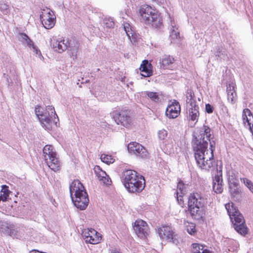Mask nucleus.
I'll return each instance as SVG.
<instances>
[{
    "label": "nucleus",
    "mask_w": 253,
    "mask_h": 253,
    "mask_svg": "<svg viewBox=\"0 0 253 253\" xmlns=\"http://www.w3.org/2000/svg\"><path fill=\"white\" fill-rule=\"evenodd\" d=\"M199 109L198 105L190 108L189 117L191 121L197 122L199 117Z\"/></svg>",
    "instance_id": "obj_30"
},
{
    "label": "nucleus",
    "mask_w": 253,
    "mask_h": 253,
    "mask_svg": "<svg viewBox=\"0 0 253 253\" xmlns=\"http://www.w3.org/2000/svg\"><path fill=\"white\" fill-rule=\"evenodd\" d=\"M225 206L235 230L242 235H246L248 233V228L243 215L240 213L233 203L227 204Z\"/></svg>",
    "instance_id": "obj_4"
},
{
    "label": "nucleus",
    "mask_w": 253,
    "mask_h": 253,
    "mask_svg": "<svg viewBox=\"0 0 253 253\" xmlns=\"http://www.w3.org/2000/svg\"><path fill=\"white\" fill-rule=\"evenodd\" d=\"M90 229H84L82 233V236L85 240H88L89 238Z\"/></svg>",
    "instance_id": "obj_46"
},
{
    "label": "nucleus",
    "mask_w": 253,
    "mask_h": 253,
    "mask_svg": "<svg viewBox=\"0 0 253 253\" xmlns=\"http://www.w3.org/2000/svg\"><path fill=\"white\" fill-rule=\"evenodd\" d=\"M100 158L103 162L107 164H110L113 163L114 162V160L110 155L102 154Z\"/></svg>",
    "instance_id": "obj_37"
},
{
    "label": "nucleus",
    "mask_w": 253,
    "mask_h": 253,
    "mask_svg": "<svg viewBox=\"0 0 253 253\" xmlns=\"http://www.w3.org/2000/svg\"><path fill=\"white\" fill-rule=\"evenodd\" d=\"M103 24L107 28H113L114 22L111 18H105L103 21Z\"/></svg>",
    "instance_id": "obj_39"
},
{
    "label": "nucleus",
    "mask_w": 253,
    "mask_h": 253,
    "mask_svg": "<svg viewBox=\"0 0 253 253\" xmlns=\"http://www.w3.org/2000/svg\"><path fill=\"white\" fill-rule=\"evenodd\" d=\"M158 135L159 138L160 140H163V143H165V140L168 135L167 131L164 129L160 130L158 131Z\"/></svg>",
    "instance_id": "obj_40"
},
{
    "label": "nucleus",
    "mask_w": 253,
    "mask_h": 253,
    "mask_svg": "<svg viewBox=\"0 0 253 253\" xmlns=\"http://www.w3.org/2000/svg\"><path fill=\"white\" fill-rule=\"evenodd\" d=\"M51 118L50 113L47 112L46 110H43V113L40 117V122L45 129L50 130L51 128Z\"/></svg>",
    "instance_id": "obj_18"
},
{
    "label": "nucleus",
    "mask_w": 253,
    "mask_h": 253,
    "mask_svg": "<svg viewBox=\"0 0 253 253\" xmlns=\"http://www.w3.org/2000/svg\"><path fill=\"white\" fill-rule=\"evenodd\" d=\"M228 182L229 186H238L239 180L237 176L233 171L228 172Z\"/></svg>",
    "instance_id": "obj_28"
},
{
    "label": "nucleus",
    "mask_w": 253,
    "mask_h": 253,
    "mask_svg": "<svg viewBox=\"0 0 253 253\" xmlns=\"http://www.w3.org/2000/svg\"><path fill=\"white\" fill-rule=\"evenodd\" d=\"M139 13L141 18L148 24H151L156 28L161 26L162 20L156 9L147 4H144L141 6Z\"/></svg>",
    "instance_id": "obj_5"
},
{
    "label": "nucleus",
    "mask_w": 253,
    "mask_h": 253,
    "mask_svg": "<svg viewBox=\"0 0 253 253\" xmlns=\"http://www.w3.org/2000/svg\"><path fill=\"white\" fill-rule=\"evenodd\" d=\"M133 229L138 237L141 239L146 237L150 233L147 223L141 219L135 221Z\"/></svg>",
    "instance_id": "obj_9"
},
{
    "label": "nucleus",
    "mask_w": 253,
    "mask_h": 253,
    "mask_svg": "<svg viewBox=\"0 0 253 253\" xmlns=\"http://www.w3.org/2000/svg\"><path fill=\"white\" fill-rule=\"evenodd\" d=\"M229 192L235 201H239L241 200V193L238 186H229Z\"/></svg>",
    "instance_id": "obj_27"
},
{
    "label": "nucleus",
    "mask_w": 253,
    "mask_h": 253,
    "mask_svg": "<svg viewBox=\"0 0 253 253\" xmlns=\"http://www.w3.org/2000/svg\"><path fill=\"white\" fill-rule=\"evenodd\" d=\"M194 96V93L191 89H188L187 90L186 94V99H188V98H193Z\"/></svg>",
    "instance_id": "obj_48"
},
{
    "label": "nucleus",
    "mask_w": 253,
    "mask_h": 253,
    "mask_svg": "<svg viewBox=\"0 0 253 253\" xmlns=\"http://www.w3.org/2000/svg\"><path fill=\"white\" fill-rule=\"evenodd\" d=\"M89 236L88 240H86V243L91 244H96L99 243L101 240L100 234L94 229L90 228Z\"/></svg>",
    "instance_id": "obj_25"
},
{
    "label": "nucleus",
    "mask_w": 253,
    "mask_h": 253,
    "mask_svg": "<svg viewBox=\"0 0 253 253\" xmlns=\"http://www.w3.org/2000/svg\"><path fill=\"white\" fill-rule=\"evenodd\" d=\"M41 19L42 25L46 29H51L55 24V18L51 17V13L49 12L45 15H41Z\"/></svg>",
    "instance_id": "obj_17"
},
{
    "label": "nucleus",
    "mask_w": 253,
    "mask_h": 253,
    "mask_svg": "<svg viewBox=\"0 0 253 253\" xmlns=\"http://www.w3.org/2000/svg\"><path fill=\"white\" fill-rule=\"evenodd\" d=\"M227 94L228 100L231 103H234L235 102L236 93L234 90L233 86L229 85L228 86H227Z\"/></svg>",
    "instance_id": "obj_29"
},
{
    "label": "nucleus",
    "mask_w": 253,
    "mask_h": 253,
    "mask_svg": "<svg viewBox=\"0 0 253 253\" xmlns=\"http://www.w3.org/2000/svg\"><path fill=\"white\" fill-rule=\"evenodd\" d=\"M46 110H47V112H50L51 114V117L53 116L54 118H55V117H57V120L58 121H59V119L58 118V116L55 111L54 108L52 105H48L46 106Z\"/></svg>",
    "instance_id": "obj_43"
},
{
    "label": "nucleus",
    "mask_w": 253,
    "mask_h": 253,
    "mask_svg": "<svg viewBox=\"0 0 253 253\" xmlns=\"http://www.w3.org/2000/svg\"><path fill=\"white\" fill-rule=\"evenodd\" d=\"M124 26V30L128 37V38L130 40L131 37L133 36V32L131 30V28L128 23H125L123 25Z\"/></svg>",
    "instance_id": "obj_35"
},
{
    "label": "nucleus",
    "mask_w": 253,
    "mask_h": 253,
    "mask_svg": "<svg viewBox=\"0 0 253 253\" xmlns=\"http://www.w3.org/2000/svg\"><path fill=\"white\" fill-rule=\"evenodd\" d=\"M66 45L70 56L73 59H76L80 46L79 42L74 38L67 39Z\"/></svg>",
    "instance_id": "obj_12"
},
{
    "label": "nucleus",
    "mask_w": 253,
    "mask_h": 253,
    "mask_svg": "<svg viewBox=\"0 0 253 253\" xmlns=\"http://www.w3.org/2000/svg\"><path fill=\"white\" fill-rule=\"evenodd\" d=\"M201 251H200V253H212L208 249L207 247L206 246H203L201 248Z\"/></svg>",
    "instance_id": "obj_50"
},
{
    "label": "nucleus",
    "mask_w": 253,
    "mask_h": 253,
    "mask_svg": "<svg viewBox=\"0 0 253 253\" xmlns=\"http://www.w3.org/2000/svg\"><path fill=\"white\" fill-rule=\"evenodd\" d=\"M215 56L217 57V58H219L220 59H224L226 56L224 49L221 47L218 46Z\"/></svg>",
    "instance_id": "obj_36"
},
{
    "label": "nucleus",
    "mask_w": 253,
    "mask_h": 253,
    "mask_svg": "<svg viewBox=\"0 0 253 253\" xmlns=\"http://www.w3.org/2000/svg\"><path fill=\"white\" fill-rule=\"evenodd\" d=\"M243 122L245 126L247 123L251 131L253 134V117L251 111L247 108L244 109L242 115Z\"/></svg>",
    "instance_id": "obj_16"
},
{
    "label": "nucleus",
    "mask_w": 253,
    "mask_h": 253,
    "mask_svg": "<svg viewBox=\"0 0 253 253\" xmlns=\"http://www.w3.org/2000/svg\"><path fill=\"white\" fill-rule=\"evenodd\" d=\"M203 245L198 243H193L191 245V253H200L201 248Z\"/></svg>",
    "instance_id": "obj_38"
},
{
    "label": "nucleus",
    "mask_w": 253,
    "mask_h": 253,
    "mask_svg": "<svg viewBox=\"0 0 253 253\" xmlns=\"http://www.w3.org/2000/svg\"><path fill=\"white\" fill-rule=\"evenodd\" d=\"M222 175H215L213 178L212 188L216 193H221L223 191Z\"/></svg>",
    "instance_id": "obj_21"
},
{
    "label": "nucleus",
    "mask_w": 253,
    "mask_h": 253,
    "mask_svg": "<svg viewBox=\"0 0 253 253\" xmlns=\"http://www.w3.org/2000/svg\"><path fill=\"white\" fill-rule=\"evenodd\" d=\"M5 233L8 235L15 238H19L20 235L18 233V230L13 225H9L8 227H6L5 229Z\"/></svg>",
    "instance_id": "obj_31"
},
{
    "label": "nucleus",
    "mask_w": 253,
    "mask_h": 253,
    "mask_svg": "<svg viewBox=\"0 0 253 253\" xmlns=\"http://www.w3.org/2000/svg\"><path fill=\"white\" fill-rule=\"evenodd\" d=\"M127 149L130 153L134 154L141 158L145 159L148 158V152L147 150L138 143L133 142L129 143Z\"/></svg>",
    "instance_id": "obj_8"
},
{
    "label": "nucleus",
    "mask_w": 253,
    "mask_h": 253,
    "mask_svg": "<svg viewBox=\"0 0 253 253\" xmlns=\"http://www.w3.org/2000/svg\"><path fill=\"white\" fill-rule=\"evenodd\" d=\"M127 109H116L112 112L113 118L117 125L126 127H129L132 124V120Z\"/></svg>",
    "instance_id": "obj_6"
},
{
    "label": "nucleus",
    "mask_w": 253,
    "mask_h": 253,
    "mask_svg": "<svg viewBox=\"0 0 253 253\" xmlns=\"http://www.w3.org/2000/svg\"><path fill=\"white\" fill-rule=\"evenodd\" d=\"M9 6L5 3L3 1H0V10L4 14H7L8 12Z\"/></svg>",
    "instance_id": "obj_45"
},
{
    "label": "nucleus",
    "mask_w": 253,
    "mask_h": 253,
    "mask_svg": "<svg viewBox=\"0 0 253 253\" xmlns=\"http://www.w3.org/2000/svg\"><path fill=\"white\" fill-rule=\"evenodd\" d=\"M151 64L148 60H144L141 64L139 70L142 72L141 76L144 77H149L153 75V72L151 69Z\"/></svg>",
    "instance_id": "obj_20"
},
{
    "label": "nucleus",
    "mask_w": 253,
    "mask_h": 253,
    "mask_svg": "<svg viewBox=\"0 0 253 253\" xmlns=\"http://www.w3.org/2000/svg\"><path fill=\"white\" fill-rule=\"evenodd\" d=\"M43 109L39 105H37L35 108V113L36 115L38 118L39 121L40 120V117L43 113Z\"/></svg>",
    "instance_id": "obj_44"
},
{
    "label": "nucleus",
    "mask_w": 253,
    "mask_h": 253,
    "mask_svg": "<svg viewBox=\"0 0 253 253\" xmlns=\"http://www.w3.org/2000/svg\"><path fill=\"white\" fill-rule=\"evenodd\" d=\"M147 95L151 100L155 102L161 101V97L159 93L156 92L148 91L146 93Z\"/></svg>",
    "instance_id": "obj_33"
},
{
    "label": "nucleus",
    "mask_w": 253,
    "mask_h": 253,
    "mask_svg": "<svg viewBox=\"0 0 253 253\" xmlns=\"http://www.w3.org/2000/svg\"><path fill=\"white\" fill-rule=\"evenodd\" d=\"M19 39L23 44H27L29 47H32L36 52V53H38V49L27 35L23 33H20Z\"/></svg>",
    "instance_id": "obj_24"
},
{
    "label": "nucleus",
    "mask_w": 253,
    "mask_h": 253,
    "mask_svg": "<svg viewBox=\"0 0 253 253\" xmlns=\"http://www.w3.org/2000/svg\"><path fill=\"white\" fill-rule=\"evenodd\" d=\"M54 123H55V124H57V122H56L55 121H54Z\"/></svg>",
    "instance_id": "obj_54"
},
{
    "label": "nucleus",
    "mask_w": 253,
    "mask_h": 253,
    "mask_svg": "<svg viewBox=\"0 0 253 253\" xmlns=\"http://www.w3.org/2000/svg\"><path fill=\"white\" fill-rule=\"evenodd\" d=\"M137 172L132 169H127L123 172L122 180L124 186L127 189L129 186L131 185L132 182L136 180L140 176Z\"/></svg>",
    "instance_id": "obj_10"
},
{
    "label": "nucleus",
    "mask_w": 253,
    "mask_h": 253,
    "mask_svg": "<svg viewBox=\"0 0 253 253\" xmlns=\"http://www.w3.org/2000/svg\"><path fill=\"white\" fill-rule=\"evenodd\" d=\"M245 185L250 189L253 193V183L249 179L246 178L242 179Z\"/></svg>",
    "instance_id": "obj_41"
},
{
    "label": "nucleus",
    "mask_w": 253,
    "mask_h": 253,
    "mask_svg": "<svg viewBox=\"0 0 253 253\" xmlns=\"http://www.w3.org/2000/svg\"><path fill=\"white\" fill-rule=\"evenodd\" d=\"M111 253H120V251L117 249H113L111 251Z\"/></svg>",
    "instance_id": "obj_52"
},
{
    "label": "nucleus",
    "mask_w": 253,
    "mask_h": 253,
    "mask_svg": "<svg viewBox=\"0 0 253 253\" xmlns=\"http://www.w3.org/2000/svg\"><path fill=\"white\" fill-rule=\"evenodd\" d=\"M2 187V189L0 196L2 199V201L5 202L6 201L8 198L10 191L6 185H3Z\"/></svg>",
    "instance_id": "obj_34"
},
{
    "label": "nucleus",
    "mask_w": 253,
    "mask_h": 253,
    "mask_svg": "<svg viewBox=\"0 0 253 253\" xmlns=\"http://www.w3.org/2000/svg\"><path fill=\"white\" fill-rule=\"evenodd\" d=\"M174 63V58L170 56H165L162 59H160V68L164 69H170Z\"/></svg>",
    "instance_id": "obj_23"
},
{
    "label": "nucleus",
    "mask_w": 253,
    "mask_h": 253,
    "mask_svg": "<svg viewBox=\"0 0 253 253\" xmlns=\"http://www.w3.org/2000/svg\"><path fill=\"white\" fill-rule=\"evenodd\" d=\"M95 172L100 181H102L104 184L106 185L110 184L111 180L108 175H107L105 171L100 169L99 166H97L94 169Z\"/></svg>",
    "instance_id": "obj_22"
},
{
    "label": "nucleus",
    "mask_w": 253,
    "mask_h": 253,
    "mask_svg": "<svg viewBox=\"0 0 253 253\" xmlns=\"http://www.w3.org/2000/svg\"><path fill=\"white\" fill-rule=\"evenodd\" d=\"M170 23L171 28L170 30L171 32L170 37L173 39H177L179 35V33L177 31L178 27L175 25L174 21L171 20Z\"/></svg>",
    "instance_id": "obj_32"
},
{
    "label": "nucleus",
    "mask_w": 253,
    "mask_h": 253,
    "mask_svg": "<svg viewBox=\"0 0 253 253\" xmlns=\"http://www.w3.org/2000/svg\"><path fill=\"white\" fill-rule=\"evenodd\" d=\"M186 103L187 104H189L191 107H193L196 106H197V105L196 104V102L194 98H188V99H186Z\"/></svg>",
    "instance_id": "obj_49"
},
{
    "label": "nucleus",
    "mask_w": 253,
    "mask_h": 253,
    "mask_svg": "<svg viewBox=\"0 0 253 253\" xmlns=\"http://www.w3.org/2000/svg\"><path fill=\"white\" fill-rule=\"evenodd\" d=\"M206 199L198 193H191L188 198V211L193 218L197 220L203 219L205 215Z\"/></svg>",
    "instance_id": "obj_3"
},
{
    "label": "nucleus",
    "mask_w": 253,
    "mask_h": 253,
    "mask_svg": "<svg viewBox=\"0 0 253 253\" xmlns=\"http://www.w3.org/2000/svg\"><path fill=\"white\" fill-rule=\"evenodd\" d=\"M211 136V129L204 126L194 132L192 141L198 166L201 169L208 170L215 165L213 155L215 143Z\"/></svg>",
    "instance_id": "obj_1"
},
{
    "label": "nucleus",
    "mask_w": 253,
    "mask_h": 253,
    "mask_svg": "<svg viewBox=\"0 0 253 253\" xmlns=\"http://www.w3.org/2000/svg\"><path fill=\"white\" fill-rule=\"evenodd\" d=\"M138 176L136 180L132 182L131 185L126 189L129 192L140 193L144 189L145 185L144 177L141 175Z\"/></svg>",
    "instance_id": "obj_13"
},
{
    "label": "nucleus",
    "mask_w": 253,
    "mask_h": 253,
    "mask_svg": "<svg viewBox=\"0 0 253 253\" xmlns=\"http://www.w3.org/2000/svg\"><path fill=\"white\" fill-rule=\"evenodd\" d=\"M169 145H170L169 146H168V147H170V146H171V144H169Z\"/></svg>",
    "instance_id": "obj_55"
},
{
    "label": "nucleus",
    "mask_w": 253,
    "mask_h": 253,
    "mask_svg": "<svg viewBox=\"0 0 253 253\" xmlns=\"http://www.w3.org/2000/svg\"><path fill=\"white\" fill-rule=\"evenodd\" d=\"M56 156H54L45 161L49 168L55 172L59 171L61 167V164Z\"/></svg>",
    "instance_id": "obj_19"
},
{
    "label": "nucleus",
    "mask_w": 253,
    "mask_h": 253,
    "mask_svg": "<svg viewBox=\"0 0 253 253\" xmlns=\"http://www.w3.org/2000/svg\"><path fill=\"white\" fill-rule=\"evenodd\" d=\"M43 153L45 161H47L48 159L57 155L56 152L53 151V146L51 145H45L43 149Z\"/></svg>",
    "instance_id": "obj_26"
},
{
    "label": "nucleus",
    "mask_w": 253,
    "mask_h": 253,
    "mask_svg": "<svg viewBox=\"0 0 253 253\" xmlns=\"http://www.w3.org/2000/svg\"><path fill=\"white\" fill-rule=\"evenodd\" d=\"M158 234L161 239L171 242L174 244L177 245L179 243L177 235L169 226H163L158 228Z\"/></svg>",
    "instance_id": "obj_7"
},
{
    "label": "nucleus",
    "mask_w": 253,
    "mask_h": 253,
    "mask_svg": "<svg viewBox=\"0 0 253 253\" xmlns=\"http://www.w3.org/2000/svg\"><path fill=\"white\" fill-rule=\"evenodd\" d=\"M184 186V184L182 181H179L177 185V188L180 191H182V188Z\"/></svg>",
    "instance_id": "obj_51"
},
{
    "label": "nucleus",
    "mask_w": 253,
    "mask_h": 253,
    "mask_svg": "<svg viewBox=\"0 0 253 253\" xmlns=\"http://www.w3.org/2000/svg\"><path fill=\"white\" fill-rule=\"evenodd\" d=\"M213 107L209 103L206 104L205 110L208 114H211L213 111Z\"/></svg>",
    "instance_id": "obj_47"
},
{
    "label": "nucleus",
    "mask_w": 253,
    "mask_h": 253,
    "mask_svg": "<svg viewBox=\"0 0 253 253\" xmlns=\"http://www.w3.org/2000/svg\"><path fill=\"white\" fill-rule=\"evenodd\" d=\"M137 172L132 169H127L123 172L122 180L124 186L127 189L129 186L131 185L132 182L136 180L140 176Z\"/></svg>",
    "instance_id": "obj_11"
},
{
    "label": "nucleus",
    "mask_w": 253,
    "mask_h": 253,
    "mask_svg": "<svg viewBox=\"0 0 253 253\" xmlns=\"http://www.w3.org/2000/svg\"><path fill=\"white\" fill-rule=\"evenodd\" d=\"M67 39H61L55 40H51L50 41V46L54 51L58 53H62L67 49L66 45Z\"/></svg>",
    "instance_id": "obj_15"
},
{
    "label": "nucleus",
    "mask_w": 253,
    "mask_h": 253,
    "mask_svg": "<svg viewBox=\"0 0 253 253\" xmlns=\"http://www.w3.org/2000/svg\"><path fill=\"white\" fill-rule=\"evenodd\" d=\"M154 2H156L158 3H163L164 1V0H152Z\"/></svg>",
    "instance_id": "obj_53"
},
{
    "label": "nucleus",
    "mask_w": 253,
    "mask_h": 253,
    "mask_svg": "<svg viewBox=\"0 0 253 253\" xmlns=\"http://www.w3.org/2000/svg\"><path fill=\"white\" fill-rule=\"evenodd\" d=\"M70 192L74 205L81 210L85 209L89 202L88 195L79 180H74L70 184Z\"/></svg>",
    "instance_id": "obj_2"
},
{
    "label": "nucleus",
    "mask_w": 253,
    "mask_h": 253,
    "mask_svg": "<svg viewBox=\"0 0 253 253\" xmlns=\"http://www.w3.org/2000/svg\"><path fill=\"white\" fill-rule=\"evenodd\" d=\"M180 112V106L178 102L174 100L169 105L166 111V115L169 118L174 119L178 117Z\"/></svg>",
    "instance_id": "obj_14"
},
{
    "label": "nucleus",
    "mask_w": 253,
    "mask_h": 253,
    "mask_svg": "<svg viewBox=\"0 0 253 253\" xmlns=\"http://www.w3.org/2000/svg\"><path fill=\"white\" fill-rule=\"evenodd\" d=\"M187 231L188 233L190 235H194L196 232V230L195 229V225L193 223H189L187 226Z\"/></svg>",
    "instance_id": "obj_42"
}]
</instances>
